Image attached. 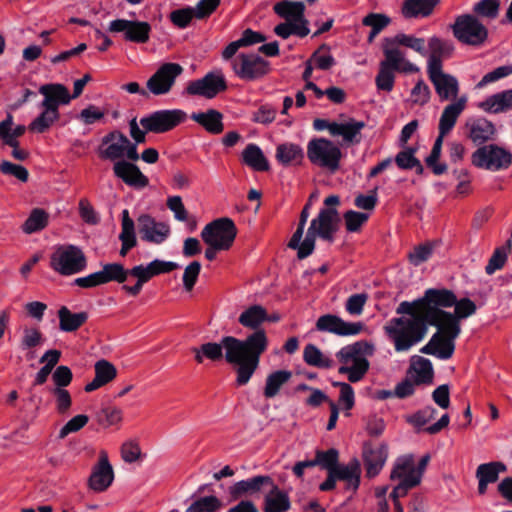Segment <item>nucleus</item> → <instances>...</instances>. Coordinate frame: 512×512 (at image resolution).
I'll list each match as a JSON object with an SVG mask.
<instances>
[{
    "instance_id": "f257e3e1",
    "label": "nucleus",
    "mask_w": 512,
    "mask_h": 512,
    "mask_svg": "<svg viewBox=\"0 0 512 512\" xmlns=\"http://www.w3.org/2000/svg\"><path fill=\"white\" fill-rule=\"evenodd\" d=\"M396 313L402 316L392 318L384 329L397 352L410 350L424 339L428 326H434L437 331L420 352L442 360L453 356L455 340L461 333V326L454 322L446 323L415 300L401 302Z\"/></svg>"
},
{
    "instance_id": "f03ea898",
    "label": "nucleus",
    "mask_w": 512,
    "mask_h": 512,
    "mask_svg": "<svg viewBox=\"0 0 512 512\" xmlns=\"http://www.w3.org/2000/svg\"><path fill=\"white\" fill-rule=\"evenodd\" d=\"M268 348V338L265 330L251 333L245 339L234 336H224L219 343L206 342L193 347L191 352L197 364L204 360L212 362L225 361L235 366L236 384L246 385L259 367L260 357Z\"/></svg>"
},
{
    "instance_id": "7ed1b4c3",
    "label": "nucleus",
    "mask_w": 512,
    "mask_h": 512,
    "mask_svg": "<svg viewBox=\"0 0 512 512\" xmlns=\"http://www.w3.org/2000/svg\"><path fill=\"white\" fill-rule=\"evenodd\" d=\"M324 204L326 207L322 208L318 215L310 222L303 241L301 239L309 217L311 198L300 213L298 227L288 243L289 248L297 250V257L299 259H304L313 253L316 237L329 243L334 241L340 222V216L335 206L340 204V198L337 195H330L325 198Z\"/></svg>"
},
{
    "instance_id": "20e7f679",
    "label": "nucleus",
    "mask_w": 512,
    "mask_h": 512,
    "mask_svg": "<svg viewBox=\"0 0 512 512\" xmlns=\"http://www.w3.org/2000/svg\"><path fill=\"white\" fill-rule=\"evenodd\" d=\"M416 302L433 312L446 323L460 325V320L465 319L476 312L475 303L469 298L457 300L454 292L448 289H427L423 297Z\"/></svg>"
},
{
    "instance_id": "39448f33",
    "label": "nucleus",
    "mask_w": 512,
    "mask_h": 512,
    "mask_svg": "<svg viewBox=\"0 0 512 512\" xmlns=\"http://www.w3.org/2000/svg\"><path fill=\"white\" fill-rule=\"evenodd\" d=\"M50 267L62 276H70L82 272L87 267V257L83 250L72 244L55 247L50 255Z\"/></svg>"
},
{
    "instance_id": "423d86ee",
    "label": "nucleus",
    "mask_w": 512,
    "mask_h": 512,
    "mask_svg": "<svg viewBox=\"0 0 512 512\" xmlns=\"http://www.w3.org/2000/svg\"><path fill=\"white\" fill-rule=\"evenodd\" d=\"M98 156L103 160L120 161L126 157L130 161H137L139 154L136 144H133L126 135L119 130L107 133L98 147Z\"/></svg>"
},
{
    "instance_id": "0eeeda50",
    "label": "nucleus",
    "mask_w": 512,
    "mask_h": 512,
    "mask_svg": "<svg viewBox=\"0 0 512 512\" xmlns=\"http://www.w3.org/2000/svg\"><path fill=\"white\" fill-rule=\"evenodd\" d=\"M451 30L460 43L473 47L484 45L488 39L487 27L473 14L457 16Z\"/></svg>"
},
{
    "instance_id": "6e6552de",
    "label": "nucleus",
    "mask_w": 512,
    "mask_h": 512,
    "mask_svg": "<svg viewBox=\"0 0 512 512\" xmlns=\"http://www.w3.org/2000/svg\"><path fill=\"white\" fill-rule=\"evenodd\" d=\"M342 156L341 149L325 138L312 139L307 145L309 161L331 173H335L340 168Z\"/></svg>"
},
{
    "instance_id": "1a4fd4ad",
    "label": "nucleus",
    "mask_w": 512,
    "mask_h": 512,
    "mask_svg": "<svg viewBox=\"0 0 512 512\" xmlns=\"http://www.w3.org/2000/svg\"><path fill=\"white\" fill-rule=\"evenodd\" d=\"M337 359L341 366L338 369L339 374L347 375L350 382L361 381L369 369V361L362 353L360 343L347 345L337 354Z\"/></svg>"
},
{
    "instance_id": "9d476101",
    "label": "nucleus",
    "mask_w": 512,
    "mask_h": 512,
    "mask_svg": "<svg viewBox=\"0 0 512 512\" xmlns=\"http://www.w3.org/2000/svg\"><path fill=\"white\" fill-rule=\"evenodd\" d=\"M237 236V228L232 219L218 218L208 223L201 232V238L208 246L228 250Z\"/></svg>"
},
{
    "instance_id": "9b49d317",
    "label": "nucleus",
    "mask_w": 512,
    "mask_h": 512,
    "mask_svg": "<svg viewBox=\"0 0 512 512\" xmlns=\"http://www.w3.org/2000/svg\"><path fill=\"white\" fill-rule=\"evenodd\" d=\"M472 164L481 169L499 171L507 169L512 163L510 151L496 144H489L479 147L472 153Z\"/></svg>"
},
{
    "instance_id": "f8f14e48",
    "label": "nucleus",
    "mask_w": 512,
    "mask_h": 512,
    "mask_svg": "<svg viewBox=\"0 0 512 512\" xmlns=\"http://www.w3.org/2000/svg\"><path fill=\"white\" fill-rule=\"evenodd\" d=\"M235 75L244 81H256L269 74V61L256 53H241L232 62Z\"/></svg>"
},
{
    "instance_id": "ddd939ff",
    "label": "nucleus",
    "mask_w": 512,
    "mask_h": 512,
    "mask_svg": "<svg viewBox=\"0 0 512 512\" xmlns=\"http://www.w3.org/2000/svg\"><path fill=\"white\" fill-rule=\"evenodd\" d=\"M187 119L180 109L158 110L140 119V125L150 133L162 134L173 130Z\"/></svg>"
},
{
    "instance_id": "4468645a",
    "label": "nucleus",
    "mask_w": 512,
    "mask_h": 512,
    "mask_svg": "<svg viewBox=\"0 0 512 512\" xmlns=\"http://www.w3.org/2000/svg\"><path fill=\"white\" fill-rule=\"evenodd\" d=\"M183 71V67L178 63H163L147 80V89L155 96L168 94Z\"/></svg>"
},
{
    "instance_id": "2eb2a0df",
    "label": "nucleus",
    "mask_w": 512,
    "mask_h": 512,
    "mask_svg": "<svg viewBox=\"0 0 512 512\" xmlns=\"http://www.w3.org/2000/svg\"><path fill=\"white\" fill-rule=\"evenodd\" d=\"M226 89L227 83L223 74L221 72H210L201 79L189 82L186 87V93L191 96H202L212 99Z\"/></svg>"
},
{
    "instance_id": "dca6fc26",
    "label": "nucleus",
    "mask_w": 512,
    "mask_h": 512,
    "mask_svg": "<svg viewBox=\"0 0 512 512\" xmlns=\"http://www.w3.org/2000/svg\"><path fill=\"white\" fill-rule=\"evenodd\" d=\"M108 30L112 33H123L126 41L144 44L149 41L151 25L145 21L116 19L110 22Z\"/></svg>"
},
{
    "instance_id": "f3484780",
    "label": "nucleus",
    "mask_w": 512,
    "mask_h": 512,
    "mask_svg": "<svg viewBox=\"0 0 512 512\" xmlns=\"http://www.w3.org/2000/svg\"><path fill=\"white\" fill-rule=\"evenodd\" d=\"M427 74L440 101H454L459 98V82L455 76L445 73L443 68L438 67L427 70Z\"/></svg>"
},
{
    "instance_id": "a211bd4d",
    "label": "nucleus",
    "mask_w": 512,
    "mask_h": 512,
    "mask_svg": "<svg viewBox=\"0 0 512 512\" xmlns=\"http://www.w3.org/2000/svg\"><path fill=\"white\" fill-rule=\"evenodd\" d=\"M388 457V446L385 443L374 444L364 442L362 458L366 469V477L374 478L383 469Z\"/></svg>"
},
{
    "instance_id": "6ab92c4d",
    "label": "nucleus",
    "mask_w": 512,
    "mask_h": 512,
    "mask_svg": "<svg viewBox=\"0 0 512 512\" xmlns=\"http://www.w3.org/2000/svg\"><path fill=\"white\" fill-rule=\"evenodd\" d=\"M114 480L113 467L109 462L108 454L105 450L99 453V459L93 466L91 475L88 479L90 489L95 492H103L108 489Z\"/></svg>"
},
{
    "instance_id": "aec40b11",
    "label": "nucleus",
    "mask_w": 512,
    "mask_h": 512,
    "mask_svg": "<svg viewBox=\"0 0 512 512\" xmlns=\"http://www.w3.org/2000/svg\"><path fill=\"white\" fill-rule=\"evenodd\" d=\"M316 329L321 332H329L339 336H350L359 334L363 329V323L345 322L337 315L325 314L318 318Z\"/></svg>"
},
{
    "instance_id": "412c9836",
    "label": "nucleus",
    "mask_w": 512,
    "mask_h": 512,
    "mask_svg": "<svg viewBox=\"0 0 512 512\" xmlns=\"http://www.w3.org/2000/svg\"><path fill=\"white\" fill-rule=\"evenodd\" d=\"M399 46V43H394V38H386L383 47L384 60L380 64L402 73L418 72V67L404 58Z\"/></svg>"
},
{
    "instance_id": "4be33fe9",
    "label": "nucleus",
    "mask_w": 512,
    "mask_h": 512,
    "mask_svg": "<svg viewBox=\"0 0 512 512\" xmlns=\"http://www.w3.org/2000/svg\"><path fill=\"white\" fill-rule=\"evenodd\" d=\"M139 233L142 240L150 243L160 244L170 234V227L164 222H157L152 216L142 214L138 217Z\"/></svg>"
},
{
    "instance_id": "5701e85b",
    "label": "nucleus",
    "mask_w": 512,
    "mask_h": 512,
    "mask_svg": "<svg viewBox=\"0 0 512 512\" xmlns=\"http://www.w3.org/2000/svg\"><path fill=\"white\" fill-rule=\"evenodd\" d=\"M113 173L115 177L130 187L142 189L149 185L148 177L141 172L133 161H116L113 165Z\"/></svg>"
},
{
    "instance_id": "b1692460",
    "label": "nucleus",
    "mask_w": 512,
    "mask_h": 512,
    "mask_svg": "<svg viewBox=\"0 0 512 512\" xmlns=\"http://www.w3.org/2000/svg\"><path fill=\"white\" fill-rule=\"evenodd\" d=\"M268 484H271V477L268 475H258L238 481L228 489L229 502H235L247 495L264 492Z\"/></svg>"
},
{
    "instance_id": "393cba45",
    "label": "nucleus",
    "mask_w": 512,
    "mask_h": 512,
    "mask_svg": "<svg viewBox=\"0 0 512 512\" xmlns=\"http://www.w3.org/2000/svg\"><path fill=\"white\" fill-rule=\"evenodd\" d=\"M263 512H287L291 508L290 497L288 493L279 488L271 478V484H268L264 490Z\"/></svg>"
},
{
    "instance_id": "a878e982",
    "label": "nucleus",
    "mask_w": 512,
    "mask_h": 512,
    "mask_svg": "<svg viewBox=\"0 0 512 512\" xmlns=\"http://www.w3.org/2000/svg\"><path fill=\"white\" fill-rule=\"evenodd\" d=\"M39 93L44 97L40 107L53 111H59L60 105H66L72 99L67 87L60 83L44 84L40 86Z\"/></svg>"
},
{
    "instance_id": "bb28decb",
    "label": "nucleus",
    "mask_w": 512,
    "mask_h": 512,
    "mask_svg": "<svg viewBox=\"0 0 512 512\" xmlns=\"http://www.w3.org/2000/svg\"><path fill=\"white\" fill-rule=\"evenodd\" d=\"M466 106L467 97L463 95L443 109L438 124V130L441 131V134H449L451 132Z\"/></svg>"
},
{
    "instance_id": "cd10ccee",
    "label": "nucleus",
    "mask_w": 512,
    "mask_h": 512,
    "mask_svg": "<svg viewBox=\"0 0 512 512\" xmlns=\"http://www.w3.org/2000/svg\"><path fill=\"white\" fill-rule=\"evenodd\" d=\"M95 377L84 387L85 392H93L113 381L117 376L115 365L108 360H98L94 365Z\"/></svg>"
},
{
    "instance_id": "c85d7f7f",
    "label": "nucleus",
    "mask_w": 512,
    "mask_h": 512,
    "mask_svg": "<svg viewBox=\"0 0 512 512\" xmlns=\"http://www.w3.org/2000/svg\"><path fill=\"white\" fill-rule=\"evenodd\" d=\"M506 471V465L502 462L494 461L480 464L476 470L478 480V493L484 495L489 484L495 483L499 474Z\"/></svg>"
},
{
    "instance_id": "c756f323",
    "label": "nucleus",
    "mask_w": 512,
    "mask_h": 512,
    "mask_svg": "<svg viewBox=\"0 0 512 512\" xmlns=\"http://www.w3.org/2000/svg\"><path fill=\"white\" fill-rule=\"evenodd\" d=\"M466 127L469 139L476 145L492 140L496 133L495 125L485 118L473 119L467 122Z\"/></svg>"
},
{
    "instance_id": "7c9ffc66",
    "label": "nucleus",
    "mask_w": 512,
    "mask_h": 512,
    "mask_svg": "<svg viewBox=\"0 0 512 512\" xmlns=\"http://www.w3.org/2000/svg\"><path fill=\"white\" fill-rule=\"evenodd\" d=\"M430 55L427 62V70L432 67L443 68L442 59L450 57L454 52V46L451 42L433 36L428 41Z\"/></svg>"
},
{
    "instance_id": "2f4dec72",
    "label": "nucleus",
    "mask_w": 512,
    "mask_h": 512,
    "mask_svg": "<svg viewBox=\"0 0 512 512\" xmlns=\"http://www.w3.org/2000/svg\"><path fill=\"white\" fill-rule=\"evenodd\" d=\"M440 0H404L401 13L406 19L429 17Z\"/></svg>"
},
{
    "instance_id": "473e14b6",
    "label": "nucleus",
    "mask_w": 512,
    "mask_h": 512,
    "mask_svg": "<svg viewBox=\"0 0 512 512\" xmlns=\"http://www.w3.org/2000/svg\"><path fill=\"white\" fill-rule=\"evenodd\" d=\"M273 10L279 17L284 18L286 21L294 23L305 22L306 26L309 24L304 16L305 5L301 1L284 0L276 3Z\"/></svg>"
},
{
    "instance_id": "72a5a7b5",
    "label": "nucleus",
    "mask_w": 512,
    "mask_h": 512,
    "mask_svg": "<svg viewBox=\"0 0 512 512\" xmlns=\"http://www.w3.org/2000/svg\"><path fill=\"white\" fill-rule=\"evenodd\" d=\"M337 480L346 482V488L354 492L359 488L361 465L357 458L351 459L347 465H338L333 471Z\"/></svg>"
},
{
    "instance_id": "f704fd0d",
    "label": "nucleus",
    "mask_w": 512,
    "mask_h": 512,
    "mask_svg": "<svg viewBox=\"0 0 512 512\" xmlns=\"http://www.w3.org/2000/svg\"><path fill=\"white\" fill-rule=\"evenodd\" d=\"M365 127L363 121L350 118L345 123H337L331 127L332 136H341L348 144H358L361 141V130Z\"/></svg>"
},
{
    "instance_id": "c9c22d12",
    "label": "nucleus",
    "mask_w": 512,
    "mask_h": 512,
    "mask_svg": "<svg viewBox=\"0 0 512 512\" xmlns=\"http://www.w3.org/2000/svg\"><path fill=\"white\" fill-rule=\"evenodd\" d=\"M266 40L265 35L260 32L253 31L248 28L245 29L241 35V37L229 43L225 49L222 51V58L224 60H230L237 53L240 48L249 47L258 43H262Z\"/></svg>"
},
{
    "instance_id": "e433bc0d",
    "label": "nucleus",
    "mask_w": 512,
    "mask_h": 512,
    "mask_svg": "<svg viewBox=\"0 0 512 512\" xmlns=\"http://www.w3.org/2000/svg\"><path fill=\"white\" fill-rule=\"evenodd\" d=\"M479 107L488 113L499 114L512 110V89L504 90L487 97Z\"/></svg>"
},
{
    "instance_id": "4c0bfd02",
    "label": "nucleus",
    "mask_w": 512,
    "mask_h": 512,
    "mask_svg": "<svg viewBox=\"0 0 512 512\" xmlns=\"http://www.w3.org/2000/svg\"><path fill=\"white\" fill-rule=\"evenodd\" d=\"M192 120L201 125L207 132L217 135L223 132V114L215 109L193 113Z\"/></svg>"
},
{
    "instance_id": "58836bf2",
    "label": "nucleus",
    "mask_w": 512,
    "mask_h": 512,
    "mask_svg": "<svg viewBox=\"0 0 512 512\" xmlns=\"http://www.w3.org/2000/svg\"><path fill=\"white\" fill-rule=\"evenodd\" d=\"M390 479L400 480L401 482L417 479L419 482V472L415 470L413 456L408 455L398 458L391 471Z\"/></svg>"
},
{
    "instance_id": "ea45409f",
    "label": "nucleus",
    "mask_w": 512,
    "mask_h": 512,
    "mask_svg": "<svg viewBox=\"0 0 512 512\" xmlns=\"http://www.w3.org/2000/svg\"><path fill=\"white\" fill-rule=\"evenodd\" d=\"M59 329L63 332H75L88 320L87 312L72 313L66 306L58 310Z\"/></svg>"
},
{
    "instance_id": "a19ab883",
    "label": "nucleus",
    "mask_w": 512,
    "mask_h": 512,
    "mask_svg": "<svg viewBox=\"0 0 512 512\" xmlns=\"http://www.w3.org/2000/svg\"><path fill=\"white\" fill-rule=\"evenodd\" d=\"M268 318L267 310L261 305H252L244 310L238 322L245 328L254 330V332L261 330L260 326L266 322Z\"/></svg>"
},
{
    "instance_id": "79ce46f5",
    "label": "nucleus",
    "mask_w": 512,
    "mask_h": 512,
    "mask_svg": "<svg viewBox=\"0 0 512 512\" xmlns=\"http://www.w3.org/2000/svg\"><path fill=\"white\" fill-rule=\"evenodd\" d=\"M410 370L415 373V384H431L433 382L434 371L429 359L421 356L411 358Z\"/></svg>"
},
{
    "instance_id": "37998d69",
    "label": "nucleus",
    "mask_w": 512,
    "mask_h": 512,
    "mask_svg": "<svg viewBox=\"0 0 512 512\" xmlns=\"http://www.w3.org/2000/svg\"><path fill=\"white\" fill-rule=\"evenodd\" d=\"M304 158L302 148L294 143H283L277 146L276 159L284 166L300 164Z\"/></svg>"
},
{
    "instance_id": "c03bdc74",
    "label": "nucleus",
    "mask_w": 512,
    "mask_h": 512,
    "mask_svg": "<svg viewBox=\"0 0 512 512\" xmlns=\"http://www.w3.org/2000/svg\"><path fill=\"white\" fill-rule=\"evenodd\" d=\"M243 162L255 171L269 170V163L262 150L256 144H248L242 152Z\"/></svg>"
},
{
    "instance_id": "a18cd8bd",
    "label": "nucleus",
    "mask_w": 512,
    "mask_h": 512,
    "mask_svg": "<svg viewBox=\"0 0 512 512\" xmlns=\"http://www.w3.org/2000/svg\"><path fill=\"white\" fill-rule=\"evenodd\" d=\"M292 377V372L288 370H277L270 373L265 382L263 395L267 399L274 398L280 391L281 387L286 384Z\"/></svg>"
},
{
    "instance_id": "49530a36",
    "label": "nucleus",
    "mask_w": 512,
    "mask_h": 512,
    "mask_svg": "<svg viewBox=\"0 0 512 512\" xmlns=\"http://www.w3.org/2000/svg\"><path fill=\"white\" fill-rule=\"evenodd\" d=\"M42 112L29 124L28 130L34 133H44L59 119V111L41 107Z\"/></svg>"
},
{
    "instance_id": "de8ad7c7",
    "label": "nucleus",
    "mask_w": 512,
    "mask_h": 512,
    "mask_svg": "<svg viewBox=\"0 0 512 512\" xmlns=\"http://www.w3.org/2000/svg\"><path fill=\"white\" fill-rule=\"evenodd\" d=\"M49 215L48 213L40 208H35L31 211L29 217L22 225V230L26 234H32L43 230L48 225Z\"/></svg>"
},
{
    "instance_id": "09e8293b",
    "label": "nucleus",
    "mask_w": 512,
    "mask_h": 512,
    "mask_svg": "<svg viewBox=\"0 0 512 512\" xmlns=\"http://www.w3.org/2000/svg\"><path fill=\"white\" fill-rule=\"evenodd\" d=\"M123 420V411L116 406H105L96 413V421L103 428L119 425Z\"/></svg>"
},
{
    "instance_id": "8fccbe9b",
    "label": "nucleus",
    "mask_w": 512,
    "mask_h": 512,
    "mask_svg": "<svg viewBox=\"0 0 512 512\" xmlns=\"http://www.w3.org/2000/svg\"><path fill=\"white\" fill-rule=\"evenodd\" d=\"M222 507L223 503L218 497L208 495L194 500L185 512H218Z\"/></svg>"
},
{
    "instance_id": "3c124183",
    "label": "nucleus",
    "mask_w": 512,
    "mask_h": 512,
    "mask_svg": "<svg viewBox=\"0 0 512 512\" xmlns=\"http://www.w3.org/2000/svg\"><path fill=\"white\" fill-rule=\"evenodd\" d=\"M303 358L308 365L314 367L330 368L333 364V361L325 357L320 349L314 344H308L305 346Z\"/></svg>"
},
{
    "instance_id": "603ef678",
    "label": "nucleus",
    "mask_w": 512,
    "mask_h": 512,
    "mask_svg": "<svg viewBox=\"0 0 512 512\" xmlns=\"http://www.w3.org/2000/svg\"><path fill=\"white\" fill-rule=\"evenodd\" d=\"M310 29L305 25V22L302 23H294L291 21H286L284 23H280L274 28V33L283 38L287 39L291 35H296L298 37H305L309 34Z\"/></svg>"
},
{
    "instance_id": "864d4df0",
    "label": "nucleus",
    "mask_w": 512,
    "mask_h": 512,
    "mask_svg": "<svg viewBox=\"0 0 512 512\" xmlns=\"http://www.w3.org/2000/svg\"><path fill=\"white\" fill-rule=\"evenodd\" d=\"M103 284L109 282L123 283L127 280V269L120 263H107L100 270Z\"/></svg>"
},
{
    "instance_id": "5fc2aeb1",
    "label": "nucleus",
    "mask_w": 512,
    "mask_h": 512,
    "mask_svg": "<svg viewBox=\"0 0 512 512\" xmlns=\"http://www.w3.org/2000/svg\"><path fill=\"white\" fill-rule=\"evenodd\" d=\"M435 415L436 409L432 406H426L411 415L405 416V420L419 432L427 423L435 418Z\"/></svg>"
},
{
    "instance_id": "6e6d98bb",
    "label": "nucleus",
    "mask_w": 512,
    "mask_h": 512,
    "mask_svg": "<svg viewBox=\"0 0 512 512\" xmlns=\"http://www.w3.org/2000/svg\"><path fill=\"white\" fill-rule=\"evenodd\" d=\"M511 247V241L508 240L507 247L501 246L494 250L490 257L488 264L485 267V272L488 275H492L495 271L500 270L504 267L507 261L508 251Z\"/></svg>"
},
{
    "instance_id": "4d7b16f0",
    "label": "nucleus",
    "mask_w": 512,
    "mask_h": 512,
    "mask_svg": "<svg viewBox=\"0 0 512 512\" xmlns=\"http://www.w3.org/2000/svg\"><path fill=\"white\" fill-rule=\"evenodd\" d=\"M500 0H480L473 6V15L495 19L499 14Z\"/></svg>"
},
{
    "instance_id": "13d9d810",
    "label": "nucleus",
    "mask_w": 512,
    "mask_h": 512,
    "mask_svg": "<svg viewBox=\"0 0 512 512\" xmlns=\"http://www.w3.org/2000/svg\"><path fill=\"white\" fill-rule=\"evenodd\" d=\"M121 233L119 235V239L121 243H126L130 245H137V239L135 235V227L134 221L130 218L129 212L127 209L122 211V223H121Z\"/></svg>"
},
{
    "instance_id": "bf43d9fd",
    "label": "nucleus",
    "mask_w": 512,
    "mask_h": 512,
    "mask_svg": "<svg viewBox=\"0 0 512 512\" xmlns=\"http://www.w3.org/2000/svg\"><path fill=\"white\" fill-rule=\"evenodd\" d=\"M395 72L398 71L379 64V71L375 78L377 88L386 92L392 91L395 82Z\"/></svg>"
},
{
    "instance_id": "052dcab7",
    "label": "nucleus",
    "mask_w": 512,
    "mask_h": 512,
    "mask_svg": "<svg viewBox=\"0 0 512 512\" xmlns=\"http://www.w3.org/2000/svg\"><path fill=\"white\" fill-rule=\"evenodd\" d=\"M394 43H399L401 46L410 48L421 55H425V39L418 38L413 35L399 33L394 37Z\"/></svg>"
},
{
    "instance_id": "680f3d73",
    "label": "nucleus",
    "mask_w": 512,
    "mask_h": 512,
    "mask_svg": "<svg viewBox=\"0 0 512 512\" xmlns=\"http://www.w3.org/2000/svg\"><path fill=\"white\" fill-rule=\"evenodd\" d=\"M343 218L345 221V228L348 232H358L367 222L369 215L367 213L349 210L344 213Z\"/></svg>"
},
{
    "instance_id": "e2e57ef3",
    "label": "nucleus",
    "mask_w": 512,
    "mask_h": 512,
    "mask_svg": "<svg viewBox=\"0 0 512 512\" xmlns=\"http://www.w3.org/2000/svg\"><path fill=\"white\" fill-rule=\"evenodd\" d=\"M193 18H196V15L192 7L176 9L169 15V19L173 25L180 29H184L189 26Z\"/></svg>"
},
{
    "instance_id": "0e129e2a",
    "label": "nucleus",
    "mask_w": 512,
    "mask_h": 512,
    "mask_svg": "<svg viewBox=\"0 0 512 512\" xmlns=\"http://www.w3.org/2000/svg\"><path fill=\"white\" fill-rule=\"evenodd\" d=\"M316 459L318 465L326 469L328 472H333L338 466L339 453L334 448L327 451H317Z\"/></svg>"
},
{
    "instance_id": "69168bd1",
    "label": "nucleus",
    "mask_w": 512,
    "mask_h": 512,
    "mask_svg": "<svg viewBox=\"0 0 512 512\" xmlns=\"http://www.w3.org/2000/svg\"><path fill=\"white\" fill-rule=\"evenodd\" d=\"M333 386L339 387L340 394L338 403L347 411L351 410L355 404V395L352 386L345 382H334Z\"/></svg>"
},
{
    "instance_id": "338daca9",
    "label": "nucleus",
    "mask_w": 512,
    "mask_h": 512,
    "mask_svg": "<svg viewBox=\"0 0 512 512\" xmlns=\"http://www.w3.org/2000/svg\"><path fill=\"white\" fill-rule=\"evenodd\" d=\"M51 393L55 397L56 410L58 413H67L72 405V398L69 391L64 388L54 387L51 389Z\"/></svg>"
},
{
    "instance_id": "774afa93",
    "label": "nucleus",
    "mask_w": 512,
    "mask_h": 512,
    "mask_svg": "<svg viewBox=\"0 0 512 512\" xmlns=\"http://www.w3.org/2000/svg\"><path fill=\"white\" fill-rule=\"evenodd\" d=\"M367 293L353 294L346 300L345 309L350 315L359 316L364 310V306L368 301Z\"/></svg>"
}]
</instances>
